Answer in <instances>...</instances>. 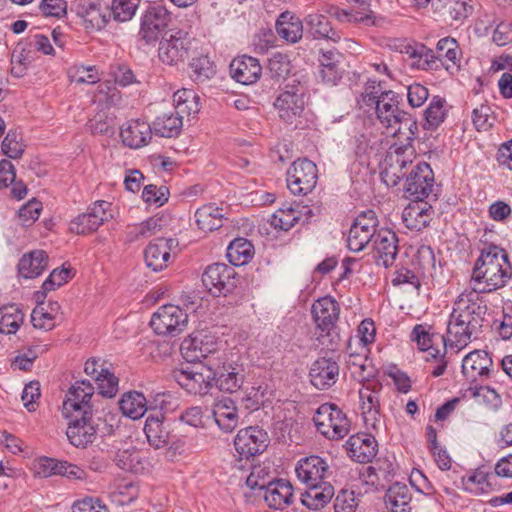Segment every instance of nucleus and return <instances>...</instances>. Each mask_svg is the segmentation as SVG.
Instances as JSON below:
<instances>
[{"instance_id":"27","label":"nucleus","mask_w":512,"mask_h":512,"mask_svg":"<svg viewBox=\"0 0 512 512\" xmlns=\"http://www.w3.org/2000/svg\"><path fill=\"white\" fill-rule=\"evenodd\" d=\"M262 490H265L264 499L271 508L284 509L292 504L293 488L287 480L272 479Z\"/></svg>"},{"instance_id":"4","label":"nucleus","mask_w":512,"mask_h":512,"mask_svg":"<svg viewBox=\"0 0 512 512\" xmlns=\"http://www.w3.org/2000/svg\"><path fill=\"white\" fill-rule=\"evenodd\" d=\"M362 100L366 105L375 106V113L380 124L392 134L401 122L405 111L400 108L401 96L392 91H382L375 82L367 83L362 93Z\"/></svg>"},{"instance_id":"54","label":"nucleus","mask_w":512,"mask_h":512,"mask_svg":"<svg viewBox=\"0 0 512 512\" xmlns=\"http://www.w3.org/2000/svg\"><path fill=\"white\" fill-rule=\"evenodd\" d=\"M190 77L196 82H204L212 78L215 68L208 57H199L190 63Z\"/></svg>"},{"instance_id":"31","label":"nucleus","mask_w":512,"mask_h":512,"mask_svg":"<svg viewBox=\"0 0 512 512\" xmlns=\"http://www.w3.org/2000/svg\"><path fill=\"white\" fill-rule=\"evenodd\" d=\"M213 417L217 425L229 432L238 425V412L235 402L229 397L218 399L213 405Z\"/></svg>"},{"instance_id":"14","label":"nucleus","mask_w":512,"mask_h":512,"mask_svg":"<svg viewBox=\"0 0 512 512\" xmlns=\"http://www.w3.org/2000/svg\"><path fill=\"white\" fill-rule=\"evenodd\" d=\"M94 394V387L89 381H78L69 390L67 398L62 405V412L65 417L70 415L92 416L91 397Z\"/></svg>"},{"instance_id":"39","label":"nucleus","mask_w":512,"mask_h":512,"mask_svg":"<svg viewBox=\"0 0 512 512\" xmlns=\"http://www.w3.org/2000/svg\"><path fill=\"white\" fill-rule=\"evenodd\" d=\"M268 442L269 436L264 429L258 426H250L238 431L234 445L235 448H253V446L267 448Z\"/></svg>"},{"instance_id":"3","label":"nucleus","mask_w":512,"mask_h":512,"mask_svg":"<svg viewBox=\"0 0 512 512\" xmlns=\"http://www.w3.org/2000/svg\"><path fill=\"white\" fill-rule=\"evenodd\" d=\"M512 276V266L506 252L495 245H490L481 251L476 260L471 281L484 284V287L474 286L471 291L477 294L488 293L506 285Z\"/></svg>"},{"instance_id":"42","label":"nucleus","mask_w":512,"mask_h":512,"mask_svg":"<svg viewBox=\"0 0 512 512\" xmlns=\"http://www.w3.org/2000/svg\"><path fill=\"white\" fill-rule=\"evenodd\" d=\"M142 450H117L114 456L116 465L125 471L142 473L149 465L147 459L141 455Z\"/></svg>"},{"instance_id":"10","label":"nucleus","mask_w":512,"mask_h":512,"mask_svg":"<svg viewBox=\"0 0 512 512\" xmlns=\"http://www.w3.org/2000/svg\"><path fill=\"white\" fill-rule=\"evenodd\" d=\"M318 170L314 162L298 159L287 170V187L294 195H306L317 183Z\"/></svg>"},{"instance_id":"16","label":"nucleus","mask_w":512,"mask_h":512,"mask_svg":"<svg viewBox=\"0 0 512 512\" xmlns=\"http://www.w3.org/2000/svg\"><path fill=\"white\" fill-rule=\"evenodd\" d=\"M263 450H261L262 452ZM234 466L239 470L251 469L250 475L246 479V484L251 489L262 490L273 478H270V467L254 465L255 456L260 454V450H236Z\"/></svg>"},{"instance_id":"51","label":"nucleus","mask_w":512,"mask_h":512,"mask_svg":"<svg viewBox=\"0 0 512 512\" xmlns=\"http://www.w3.org/2000/svg\"><path fill=\"white\" fill-rule=\"evenodd\" d=\"M108 12L109 10L101 11L97 5L91 4L88 8L83 9L80 14L87 30H101L110 18Z\"/></svg>"},{"instance_id":"19","label":"nucleus","mask_w":512,"mask_h":512,"mask_svg":"<svg viewBox=\"0 0 512 512\" xmlns=\"http://www.w3.org/2000/svg\"><path fill=\"white\" fill-rule=\"evenodd\" d=\"M70 421L66 435L71 445L75 448H86L87 445L93 444L98 438V434L91 417L84 415H70Z\"/></svg>"},{"instance_id":"48","label":"nucleus","mask_w":512,"mask_h":512,"mask_svg":"<svg viewBox=\"0 0 512 512\" xmlns=\"http://www.w3.org/2000/svg\"><path fill=\"white\" fill-rule=\"evenodd\" d=\"M341 55L336 50L323 51L319 59L322 80L329 84H336L341 79L339 59Z\"/></svg>"},{"instance_id":"56","label":"nucleus","mask_w":512,"mask_h":512,"mask_svg":"<svg viewBox=\"0 0 512 512\" xmlns=\"http://www.w3.org/2000/svg\"><path fill=\"white\" fill-rule=\"evenodd\" d=\"M24 147L20 133L14 130H10L2 141V152L11 159L20 158Z\"/></svg>"},{"instance_id":"36","label":"nucleus","mask_w":512,"mask_h":512,"mask_svg":"<svg viewBox=\"0 0 512 512\" xmlns=\"http://www.w3.org/2000/svg\"><path fill=\"white\" fill-rule=\"evenodd\" d=\"M164 416L160 411L150 414L145 422L144 432L147 440L154 448H162L169 444V433L163 427Z\"/></svg>"},{"instance_id":"47","label":"nucleus","mask_w":512,"mask_h":512,"mask_svg":"<svg viewBox=\"0 0 512 512\" xmlns=\"http://www.w3.org/2000/svg\"><path fill=\"white\" fill-rule=\"evenodd\" d=\"M254 255L252 243L245 238L234 239L227 248V257L234 266L248 263Z\"/></svg>"},{"instance_id":"55","label":"nucleus","mask_w":512,"mask_h":512,"mask_svg":"<svg viewBox=\"0 0 512 512\" xmlns=\"http://www.w3.org/2000/svg\"><path fill=\"white\" fill-rule=\"evenodd\" d=\"M94 102L104 104L106 107L116 106L121 102L120 91L109 82L100 83L94 94Z\"/></svg>"},{"instance_id":"61","label":"nucleus","mask_w":512,"mask_h":512,"mask_svg":"<svg viewBox=\"0 0 512 512\" xmlns=\"http://www.w3.org/2000/svg\"><path fill=\"white\" fill-rule=\"evenodd\" d=\"M101 225L88 210L87 213L78 215L70 223V231L76 234H88L96 231Z\"/></svg>"},{"instance_id":"44","label":"nucleus","mask_w":512,"mask_h":512,"mask_svg":"<svg viewBox=\"0 0 512 512\" xmlns=\"http://www.w3.org/2000/svg\"><path fill=\"white\" fill-rule=\"evenodd\" d=\"M166 221L163 216L155 215L147 220L129 227L127 237L129 241H137L141 238H149L160 232Z\"/></svg>"},{"instance_id":"5","label":"nucleus","mask_w":512,"mask_h":512,"mask_svg":"<svg viewBox=\"0 0 512 512\" xmlns=\"http://www.w3.org/2000/svg\"><path fill=\"white\" fill-rule=\"evenodd\" d=\"M194 299L184 301L185 309L173 304L160 306L150 320L153 331L160 336L175 337L181 334L188 324V311H195L197 308L198 298Z\"/></svg>"},{"instance_id":"53","label":"nucleus","mask_w":512,"mask_h":512,"mask_svg":"<svg viewBox=\"0 0 512 512\" xmlns=\"http://www.w3.org/2000/svg\"><path fill=\"white\" fill-rule=\"evenodd\" d=\"M140 0H113L108 16L118 22H126L135 15Z\"/></svg>"},{"instance_id":"18","label":"nucleus","mask_w":512,"mask_h":512,"mask_svg":"<svg viewBox=\"0 0 512 512\" xmlns=\"http://www.w3.org/2000/svg\"><path fill=\"white\" fill-rule=\"evenodd\" d=\"M188 49L189 40L187 34L177 30L170 34L169 38H163L160 42L158 49L159 59L168 65L177 64L187 57Z\"/></svg>"},{"instance_id":"24","label":"nucleus","mask_w":512,"mask_h":512,"mask_svg":"<svg viewBox=\"0 0 512 512\" xmlns=\"http://www.w3.org/2000/svg\"><path fill=\"white\" fill-rule=\"evenodd\" d=\"M492 366V359L484 350H474L467 354L462 361V373L471 382L478 378H487Z\"/></svg>"},{"instance_id":"63","label":"nucleus","mask_w":512,"mask_h":512,"mask_svg":"<svg viewBox=\"0 0 512 512\" xmlns=\"http://www.w3.org/2000/svg\"><path fill=\"white\" fill-rule=\"evenodd\" d=\"M360 494L361 492H358L356 495L355 490L341 491L334 501L335 512H355L359 503L358 496H360Z\"/></svg>"},{"instance_id":"23","label":"nucleus","mask_w":512,"mask_h":512,"mask_svg":"<svg viewBox=\"0 0 512 512\" xmlns=\"http://www.w3.org/2000/svg\"><path fill=\"white\" fill-rule=\"evenodd\" d=\"M120 136L124 145L138 149L147 145L151 140L152 127L145 121L131 120L121 127Z\"/></svg>"},{"instance_id":"62","label":"nucleus","mask_w":512,"mask_h":512,"mask_svg":"<svg viewBox=\"0 0 512 512\" xmlns=\"http://www.w3.org/2000/svg\"><path fill=\"white\" fill-rule=\"evenodd\" d=\"M71 278L72 270L70 268L63 266L61 269H54L42 284V296L44 297L47 292L55 290Z\"/></svg>"},{"instance_id":"28","label":"nucleus","mask_w":512,"mask_h":512,"mask_svg":"<svg viewBox=\"0 0 512 512\" xmlns=\"http://www.w3.org/2000/svg\"><path fill=\"white\" fill-rule=\"evenodd\" d=\"M307 489L301 493V503L311 510L323 508L334 496V488L328 482L306 484Z\"/></svg>"},{"instance_id":"8","label":"nucleus","mask_w":512,"mask_h":512,"mask_svg":"<svg viewBox=\"0 0 512 512\" xmlns=\"http://www.w3.org/2000/svg\"><path fill=\"white\" fill-rule=\"evenodd\" d=\"M171 21V13L163 5L149 6L140 19L139 39L155 44Z\"/></svg>"},{"instance_id":"59","label":"nucleus","mask_w":512,"mask_h":512,"mask_svg":"<svg viewBox=\"0 0 512 512\" xmlns=\"http://www.w3.org/2000/svg\"><path fill=\"white\" fill-rule=\"evenodd\" d=\"M268 69L272 77L284 79L291 71V64L288 56L280 52L274 53L269 59Z\"/></svg>"},{"instance_id":"11","label":"nucleus","mask_w":512,"mask_h":512,"mask_svg":"<svg viewBox=\"0 0 512 512\" xmlns=\"http://www.w3.org/2000/svg\"><path fill=\"white\" fill-rule=\"evenodd\" d=\"M378 219L372 210L362 212L350 227L347 237V247L353 252L362 251L373 242L377 233Z\"/></svg>"},{"instance_id":"49","label":"nucleus","mask_w":512,"mask_h":512,"mask_svg":"<svg viewBox=\"0 0 512 512\" xmlns=\"http://www.w3.org/2000/svg\"><path fill=\"white\" fill-rule=\"evenodd\" d=\"M418 133V125L417 122L411 117L409 113H405L404 117L402 118L401 122L398 124V126L394 129L391 135L394 137H397L398 140L403 143L406 142V144L399 145L398 147L403 148H411L412 150V142L415 139L416 135ZM397 146L391 147L390 151H393Z\"/></svg>"},{"instance_id":"2","label":"nucleus","mask_w":512,"mask_h":512,"mask_svg":"<svg viewBox=\"0 0 512 512\" xmlns=\"http://www.w3.org/2000/svg\"><path fill=\"white\" fill-rule=\"evenodd\" d=\"M486 312V302L477 291L460 294L450 314L447 335L441 337L444 346L449 345L458 350L466 347L480 333Z\"/></svg>"},{"instance_id":"60","label":"nucleus","mask_w":512,"mask_h":512,"mask_svg":"<svg viewBox=\"0 0 512 512\" xmlns=\"http://www.w3.org/2000/svg\"><path fill=\"white\" fill-rule=\"evenodd\" d=\"M62 467L61 461L43 456L33 461L32 468L36 476L46 478L52 475H58V470Z\"/></svg>"},{"instance_id":"13","label":"nucleus","mask_w":512,"mask_h":512,"mask_svg":"<svg viewBox=\"0 0 512 512\" xmlns=\"http://www.w3.org/2000/svg\"><path fill=\"white\" fill-rule=\"evenodd\" d=\"M274 107L281 120L297 127L305 110L304 94L299 88L286 89L276 97Z\"/></svg>"},{"instance_id":"6","label":"nucleus","mask_w":512,"mask_h":512,"mask_svg":"<svg viewBox=\"0 0 512 512\" xmlns=\"http://www.w3.org/2000/svg\"><path fill=\"white\" fill-rule=\"evenodd\" d=\"M313 422L317 431L330 440L343 439L350 431L346 414L333 403H323L316 410Z\"/></svg>"},{"instance_id":"26","label":"nucleus","mask_w":512,"mask_h":512,"mask_svg":"<svg viewBox=\"0 0 512 512\" xmlns=\"http://www.w3.org/2000/svg\"><path fill=\"white\" fill-rule=\"evenodd\" d=\"M262 67L259 61L251 56L235 58L230 64V74L233 79L243 85L255 83L261 76Z\"/></svg>"},{"instance_id":"25","label":"nucleus","mask_w":512,"mask_h":512,"mask_svg":"<svg viewBox=\"0 0 512 512\" xmlns=\"http://www.w3.org/2000/svg\"><path fill=\"white\" fill-rule=\"evenodd\" d=\"M306 36L313 40L340 41V34L334 30L326 16L320 13H310L304 17Z\"/></svg>"},{"instance_id":"41","label":"nucleus","mask_w":512,"mask_h":512,"mask_svg":"<svg viewBox=\"0 0 512 512\" xmlns=\"http://www.w3.org/2000/svg\"><path fill=\"white\" fill-rule=\"evenodd\" d=\"M119 408L123 415L136 420L144 416L147 411L145 396L137 391L125 393L119 400Z\"/></svg>"},{"instance_id":"58","label":"nucleus","mask_w":512,"mask_h":512,"mask_svg":"<svg viewBox=\"0 0 512 512\" xmlns=\"http://www.w3.org/2000/svg\"><path fill=\"white\" fill-rule=\"evenodd\" d=\"M114 117L106 112H99L88 122L89 130L92 134L110 135L114 133Z\"/></svg>"},{"instance_id":"20","label":"nucleus","mask_w":512,"mask_h":512,"mask_svg":"<svg viewBox=\"0 0 512 512\" xmlns=\"http://www.w3.org/2000/svg\"><path fill=\"white\" fill-rule=\"evenodd\" d=\"M372 247L377 264L385 268L392 266L398 254V238L389 229H380L374 236Z\"/></svg>"},{"instance_id":"15","label":"nucleus","mask_w":512,"mask_h":512,"mask_svg":"<svg viewBox=\"0 0 512 512\" xmlns=\"http://www.w3.org/2000/svg\"><path fill=\"white\" fill-rule=\"evenodd\" d=\"M235 271L223 263L209 265L202 275L203 285L213 296H226L235 288Z\"/></svg>"},{"instance_id":"17","label":"nucleus","mask_w":512,"mask_h":512,"mask_svg":"<svg viewBox=\"0 0 512 512\" xmlns=\"http://www.w3.org/2000/svg\"><path fill=\"white\" fill-rule=\"evenodd\" d=\"M380 383L364 384L359 390L360 409L367 428L375 429L380 421Z\"/></svg>"},{"instance_id":"12","label":"nucleus","mask_w":512,"mask_h":512,"mask_svg":"<svg viewBox=\"0 0 512 512\" xmlns=\"http://www.w3.org/2000/svg\"><path fill=\"white\" fill-rule=\"evenodd\" d=\"M180 351L183 358L190 363L200 362L209 355L217 353L218 342L215 336L206 331H197L186 337Z\"/></svg>"},{"instance_id":"38","label":"nucleus","mask_w":512,"mask_h":512,"mask_svg":"<svg viewBox=\"0 0 512 512\" xmlns=\"http://www.w3.org/2000/svg\"><path fill=\"white\" fill-rule=\"evenodd\" d=\"M109 496L117 505H128L139 495V489L132 480L116 478L109 486Z\"/></svg>"},{"instance_id":"35","label":"nucleus","mask_w":512,"mask_h":512,"mask_svg":"<svg viewBox=\"0 0 512 512\" xmlns=\"http://www.w3.org/2000/svg\"><path fill=\"white\" fill-rule=\"evenodd\" d=\"M224 209L215 203H209L198 208L195 219L199 229L213 231L223 226Z\"/></svg>"},{"instance_id":"52","label":"nucleus","mask_w":512,"mask_h":512,"mask_svg":"<svg viewBox=\"0 0 512 512\" xmlns=\"http://www.w3.org/2000/svg\"><path fill=\"white\" fill-rule=\"evenodd\" d=\"M300 215L301 212L292 207L280 208L271 216L269 222L275 229L288 231L299 221Z\"/></svg>"},{"instance_id":"64","label":"nucleus","mask_w":512,"mask_h":512,"mask_svg":"<svg viewBox=\"0 0 512 512\" xmlns=\"http://www.w3.org/2000/svg\"><path fill=\"white\" fill-rule=\"evenodd\" d=\"M470 0H448L443 8L446 10L452 20L462 21L472 12Z\"/></svg>"},{"instance_id":"32","label":"nucleus","mask_w":512,"mask_h":512,"mask_svg":"<svg viewBox=\"0 0 512 512\" xmlns=\"http://www.w3.org/2000/svg\"><path fill=\"white\" fill-rule=\"evenodd\" d=\"M48 256L43 250H33L22 256L18 263L19 274L26 279L40 276L47 268Z\"/></svg>"},{"instance_id":"37","label":"nucleus","mask_w":512,"mask_h":512,"mask_svg":"<svg viewBox=\"0 0 512 512\" xmlns=\"http://www.w3.org/2000/svg\"><path fill=\"white\" fill-rule=\"evenodd\" d=\"M304 27V20L301 21L289 12L282 13L276 22L278 35L291 43H296L302 38Z\"/></svg>"},{"instance_id":"50","label":"nucleus","mask_w":512,"mask_h":512,"mask_svg":"<svg viewBox=\"0 0 512 512\" xmlns=\"http://www.w3.org/2000/svg\"><path fill=\"white\" fill-rule=\"evenodd\" d=\"M445 100L440 96H434L426 108L424 128L436 129L446 118L447 111L444 107Z\"/></svg>"},{"instance_id":"57","label":"nucleus","mask_w":512,"mask_h":512,"mask_svg":"<svg viewBox=\"0 0 512 512\" xmlns=\"http://www.w3.org/2000/svg\"><path fill=\"white\" fill-rule=\"evenodd\" d=\"M71 82L78 84H95L100 81V75L95 66H74L69 69Z\"/></svg>"},{"instance_id":"30","label":"nucleus","mask_w":512,"mask_h":512,"mask_svg":"<svg viewBox=\"0 0 512 512\" xmlns=\"http://www.w3.org/2000/svg\"><path fill=\"white\" fill-rule=\"evenodd\" d=\"M328 469V465L321 457L312 455L298 462L295 472L299 480L305 484L321 482Z\"/></svg>"},{"instance_id":"7","label":"nucleus","mask_w":512,"mask_h":512,"mask_svg":"<svg viewBox=\"0 0 512 512\" xmlns=\"http://www.w3.org/2000/svg\"><path fill=\"white\" fill-rule=\"evenodd\" d=\"M233 353L223 352L217 357L218 363L215 364L216 378L214 382L221 391L233 393L238 391L244 382V368L234 359Z\"/></svg>"},{"instance_id":"34","label":"nucleus","mask_w":512,"mask_h":512,"mask_svg":"<svg viewBox=\"0 0 512 512\" xmlns=\"http://www.w3.org/2000/svg\"><path fill=\"white\" fill-rule=\"evenodd\" d=\"M412 495L407 485L394 483L385 494L386 507L391 512H410Z\"/></svg>"},{"instance_id":"43","label":"nucleus","mask_w":512,"mask_h":512,"mask_svg":"<svg viewBox=\"0 0 512 512\" xmlns=\"http://www.w3.org/2000/svg\"><path fill=\"white\" fill-rule=\"evenodd\" d=\"M182 126L183 119L175 112H168L158 116L151 127L156 135L171 138L180 133Z\"/></svg>"},{"instance_id":"9","label":"nucleus","mask_w":512,"mask_h":512,"mask_svg":"<svg viewBox=\"0 0 512 512\" xmlns=\"http://www.w3.org/2000/svg\"><path fill=\"white\" fill-rule=\"evenodd\" d=\"M174 377L178 384L190 394L204 395L213 386L216 373L211 367L198 364L176 371Z\"/></svg>"},{"instance_id":"29","label":"nucleus","mask_w":512,"mask_h":512,"mask_svg":"<svg viewBox=\"0 0 512 512\" xmlns=\"http://www.w3.org/2000/svg\"><path fill=\"white\" fill-rule=\"evenodd\" d=\"M433 210L430 205L422 201H415L408 205L402 213V220L410 230L421 231L425 229L432 220Z\"/></svg>"},{"instance_id":"21","label":"nucleus","mask_w":512,"mask_h":512,"mask_svg":"<svg viewBox=\"0 0 512 512\" xmlns=\"http://www.w3.org/2000/svg\"><path fill=\"white\" fill-rule=\"evenodd\" d=\"M311 314L316 327L329 332L339 319L340 306L331 296L321 297L312 304Z\"/></svg>"},{"instance_id":"40","label":"nucleus","mask_w":512,"mask_h":512,"mask_svg":"<svg viewBox=\"0 0 512 512\" xmlns=\"http://www.w3.org/2000/svg\"><path fill=\"white\" fill-rule=\"evenodd\" d=\"M199 96L192 90H178L173 95L174 112L182 119L184 116L195 115L200 110Z\"/></svg>"},{"instance_id":"33","label":"nucleus","mask_w":512,"mask_h":512,"mask_svg":"<svg viewBox=\"0 0 512 512\" xmlns=\"http://www.w3.org/2000/svg\"><path fill=\"white\" fill-rule=\"evenodd\" d=\"M436 57H439V67L444 66L446 70L460 67L461 49L452 37H445L438 41L436 45Z\"/></svg>"},{"instance_id":"22","label":"nucleus","mask_w":512,"mask_h":512,"mask_svg":"<svg viewBox=\"0 0 512 512\" xmlns=\"http://www.w3.org/2000/svg\"><path fill=\"white\" fill-rule=\"evenodd\" d=\"M309 376L314 387L320 390L328 389L338 380L339 365L332 358H319L312 364Z\"/></svg>"},{"instance_id":"46","label":"nucleus","mask_w":512,"mask_h":512,"mask_svg":"<svg viewBox=\"0 0 512 512\" xmlns=\"http://www.w3.org/2000/svg\"><path fill=\"white\" fill-rule=\"evenodd\" d=\"M24 322V313L15 304L0 308V333L15 334Z\"/></svg>"},{"instance_id":"45","label":"nucleus","mask_w":512,"mask_h":512,"mask_svg":"<svg viewBox=\"0 0 512 512\" xmlns=\"http://www.w3.org/2000/svg\"><path fill=\"white\" fill-rule=\"evenodd\" d=\"M166 246L164 239L160 238L155 243H150L145 249V262L152 270L160 271L167 266L171 255Z\"/></svg>"},{"instance_id":"1","label":"nucleus","mask_w":512,"mask_h":512,"mask_svg":"<svg viewBox=\"0 0 512 512\" xmlns=\"http://www.w3.org/2000/svg\"><path fill=\"white\" fill-rule=\"evenodd\" d=\"M416 159L411 148L396 147L386 157V167L381 178L388 186H396L405 177L404 192L408 198L423 201L432 192L434 173L424 161L414 163Z\"/></svg>"}]
</instances>
